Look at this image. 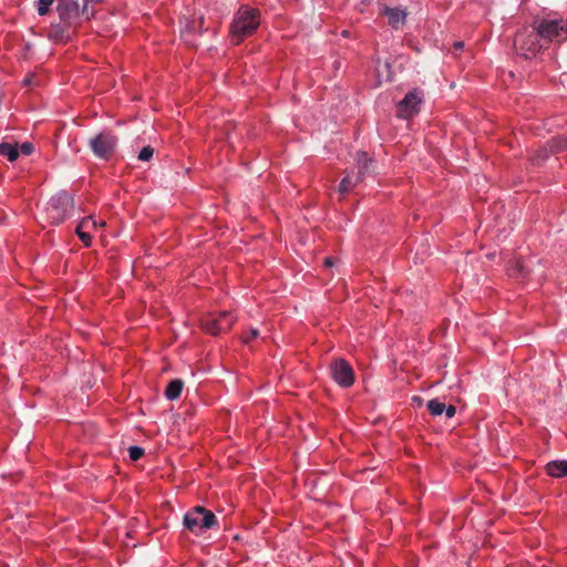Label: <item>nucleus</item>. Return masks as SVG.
I'll list each match as a JSON object with an SVG mask.
<instances>
[{
  "label": "nucleus",
  "instance_id": "c85d7f7f",
  "mask_svg": "<svg viewBox=\"0 0 567 567\" xmlns=\"http://www.w3.org/2000/svg\"><path fill=\"white\" fill-rule=\"evenodd\" d=\"M518 270H519V272H522V274H523V272H524V267H523V266H519V269H518Z\"/></svg>",
  "mask_w": 567,
  "mask_h": 567
},
{
  "label": "nucleus",
  "instance_id": "20e7f679",
  "mask_svg": "<svg viewBox=\"0 0 567 567\" xmlns=\"http://www.w3.org/2000/svg\"><path fill=\"white\" fill-rule=\"evenodd\" d=\"M540 34L536 30H525L519 32L514 41L515 50L517 54L525 59L535 58L542 50Z\"/></svg>",
  "mask_w": 567,
  "mask_h": 567
},
{
  "label": "nucleus",
  "instance_id": "6ab92c4d",
  "mask_svg": "<svg viewBox=\"0 0 567 567\" xmlns=\"http://www.w3.org/2000/svg\"><path fill=\"white\" fill-rule=\"evenodd\" d=\"M128 455L132 461H137L144 455V450L140 446L132 445L128 447Z\"/></svg>",
  "mask_w": 567,
  "mask_h": 567
},
{
  "label": "nucleus",
  "instance_id": "4468645a",
  "mask_svg": "<svg viewBox=\"0 0 567 567\" xmlns=\"http://www.w3.org/2000/svg\"><path fill=\"white\" fill-rule=\"evenodd\" d=\"M183 381L179 379L172 380L165 391V395L168 400H176L183 390Z\"/></svg>",
  "mask_w": 567,
  "mask_h": 567
},
{
  "label": "nucleus",
  "instance_id": "7ed1b4c3",
  "mask_svg": "<svg viewBox=\"0 0 567 567\" xmlns=\"http://www.w3.org/2000/svg\"><path fill=\"white\" fill-rule=\"evenodd\" d=\"M186 529L195 535H202L217 524L213 512L202 506H195L184 515L183 519Z\"/></svg>",
  "mask_w": 567,
  "mask_h": 567
},
{
  "label": "nucleus",
  "instance_id": "b1692460",
  "mask_svg": "<svg viewBox=\"0 0 567 567\" xmlns=\"http://www.w3.org/2000/svg\"><path fill=\"white\" fill-rule=\"evenodd\" d=\"M455 412H456V409L454 405H449V406L445 405L444 413L447 419H452L455 415Z\"/></svg>",
  "mask_w": 567,
  "mask_h": 567
},
{
  "label": "nucleus",
  "instance_id": "4be33fe9",
  "mask_svg": "<svg viewBox=\"0 0 567 567\" xmlns=\"http://www.w3.org/2000/svg\"><path fill=\"white\" fill-rule=\"evenodd\" d=\"M76 234L80 237V239L83 241V244L89 247L91 245V233L87 230H80V228L76 227Z\"/></svg>",
  "mask_w": 567,
  "mask_h": 567
},
{
  "label": "nucleus",
  "instance_id": "39448f33",
  "mask_svg": "<svg viewBox=\"0 0 567 567\" xmlns=\"http://www.w3.org/2000/svg\"><path fill=\"white\" fill-rule=\"evenodd\" d=\"M89 146L97 158L107 161L116 150L117 137L110 131H102L90 140Z\"/></svg>",
  "mask_w": 567,
  "mask_h": 567
},
{
  "label": "nucleus",
  "instance_id": "423d86ee",
  "mask_svg": "<svg viewBox=\"0 0 567 567\" xmlns=\"http://www.w3.org/2000/svg\"><path fill=\"white\" fill-rule=\"evenodd\" d=\"M537 31L542 39L561 42L567 40V21L564 19L543 20L537 27Z\"/></svg>",
  "mask_w": 567,
  "mask_h": 567
},
{
  "label": "nucleus",
  "instance_id": "0eeeda50",
  "mask_svg": "<svg viewBox=\"0 0 567 567\" xmlns=\"http://www.w3.org/2000/svg\"><path fill=\"white\" fill-rule=\"evenodd\" d=\"M423 92L421 90L410 91L402 101L398 103L396 114L399 117L408 120L416 115L423 102Z\"/></svg>",
  "mask_w": 567,
  "mask_h": 567
},
{
  "label": "nucleus",
  "instance_id": "cd10ccee",
  "mask_svg": "<svg viewBox=\"0 0 567 567\" xmlns=\"http://www.w3.org/2000/svg\"><path fill=\"white\" fill-rule=\"evenodd\" d=\"M342 35H343V37H348V35H349V31H346V30H344V31L342 32Z\"/></svg>",
  "mask_w": 567,
  "mask_h": 567
},
{
  "label": "nucleus",
  "instance_id": "393cba45",
  "mask_svg": "<svg viewBox=\"0 0 567 567\" xmlns=\"http://www.w3.org/2000/svg\"><path fill=\"white\" fill-rule=\"evenodd\" d=\"M259 336V331L255 328L250 330V337L245 338V342H249L250 339L257 338Z\"/></svg>",
  "mask_w": 567,
  "mask_h": 567
},
{
  "label": "nucleus",
  "instance_id": "f257e3e1",
  "mask_svg": "<svg viewBox=\"0 0 567 567\" xmlns=\"http://www.w3.org/2000/svg\"><path fill=\"white\" fill-rule=\"evenodd\" d=\"M260 24V14L257 9L248 6H243L234 16L230 27V41L234 44H239L247 37H250Z\"/></svg>",
  "mask_w": 567,
  "mask_h": 567
},
{
  "label": "nucleus",
  "instance_id": "6e6552de",
  "mask_svg": "<svg viewBox=\"0 0 567 567\" xmlns=\"http://www.w3.org/2000/svg\"><path fill=\"white\" fill-rule=\"evenodd\" d=\"M355 161L358 165V173L355 176H352L350 173L344 176L339 185V192L341 194L348 193L358 183H360L369 172V163L371 161L368 158V155L364 152H358Z\"/></svg>",
  "mask_w": 567,
  "mask_h": 567
},
{
  "label": "nucleus",
  "instance_id": "2eb2a0df",
  "mask_svg": "<svg viewBox=\"0 0 567 567\" xmlns=\"http://www.w3.org/2000/svg\"><path fill=\"white\" fill-rule=\"evenodd\" d=\"M0 154L6 156L10 162H13L19 156V150L17 145L10 143L0 144Z\"/></svg>",
  "mask_w": 567,
  "mask_h": 567
},
{
  "label": "nucleus",
  "instance_id": "aec40b11",
  "mask_svg": "<svg viewBox=\"0 0 567 567\" xmlns=\"http://www.w3.org/2000/svg\"><path fill=\"white\" fill-rule=\"evenodd\" d=\"M154 148L151 146H145L138 153V159L143 162H147L153 157Z\"/></svg>",
  "mask_w": 567,
  "mask_h": 567
},
{
  "label": "nucleus",
  "instance_id": "1a4fd4ad",
  "mask_svg": "<svg viewBox=\"0 0 567 567\" xmlns=\"http://www.w3.org/2000/svg\"><path fill=\"white\" fill-rule=\"evenodd\" d=\"M234 320L235 318L230 312L221 311L219 312L218 317L209 315L206 318H204L202 320V327L206 332L210 334H217L221 331L229 329Z\"/></svg>",
  "mask_w": 567,
  "mask_h": 567
},
{
  "label": "nucleus",
  "instance_id": "dca6fc26",
  "mask_svg": "<svg viewBox=\"0 0 567 567\" xmlns=\"http://www.w3.org/2000/svg\"><path fill=\"white\" fill-rule=\"evenodd\" d=\"M99 226H105V221L97 223L92 216H87L79 223L78 228H80V230L84 229L91 233V230H95Z\"/></svg>",
  "mask_w": 567,
  "mask_h": 567
},
{
  "label": "nucleus",
  "instance_id": "ddd939ff",
  "mask_svg": "<svg viewBox=\"0 0 567 567\" xmlns=\"http://www.w3.org/2000/svg\"><path fill=\"white\" fill-rule=\"evenodd\" d=\"M546 472L553 477L567 476V460L551 461L546 465Z\"/></svg>",
  "mask_w": 567,
  "mask_h": 567
},
{
  "label": "nucleus",
  "instance_id": "f03ea898",
  "mask_svg": "<svg viewBox=\"0 0 567 567\" xmlns=\"http://www.w3.org/2000/svg\"><path fill=\"white\" fill-rule=\"evenodd\" d=\"M74 210L73 197L64 190L51 197L47 206V215L52 224H61L71 217Z\"/></svg>",
  "mask_w": 567,
  "mask_h": 567
},
{
  "label": "nucleus",
  "instance_id": "7c9ffc66",
  "mask_svg": "<svg viewBox=\"0 0 567 567\" xmlns=\"http://www.w3.org/2000/svg\"><path fill=\"white\" fill-rule=\"evenodd\" d=\"M24 83L29 84L30 83V79H25Z\"/></svg>",
  "mask_w": 567,
  "mask_h": 567
},
{
  "label": "nucleus",
  "instance_id": "412c9836",
  "mask_svg": "<svg viewBox=\"0 0 567 567\" xmlns=\"http://www.w3.org/2000/svg\"><path fill=\"white\" fill-rule=\"evenodd\" d=\"M54 0H39L38 1V13L44 16L48 13L49 8L52 6Z\"/></svg>",
  "mask_w": 567,
  "mask_h": 567
},
{
  "label": "nucleus",
  "instance_id": "9b49d317",
  "mask_svg": "<svg viewBox=\"0 0 567 567\" xmlns=\"http://www.w3.org/2000/svg\"><path fill=\"white\" fill-rule=\"evenodd\" d=\"M56 11L60 19L68 24H74L81 16H85L78 0H60Z\"/></svg>",
  "mask_w": 567,
  "mask_h": 567
},
{
  "label": "nucleus",
  "instance_id": "bb28decb",
  "mask_svg": "<svg viewBox=\"0 0 567 567\" xmlns=\"http://www.w3.org/2000/svg\"><path fill=\"white\" fill-rule=\"evenodd\" d=\"M324 266L326 267H332L333 266V260L332 258L328 257L324 259Z\"/></svg>",
  "mask_w": 567,
  "mask_h": 567
},
{
  "label": "nucleus",
  "instance_id": "f3484780",
  "mask_svg": "<svg viewBox=\"0 0 567 567\" xmlns=\"http://www.w3.org/2000/svg\"><path fill=\"white\" fill-rule=\"evenodd\" d=\"M377 76H378L379 81H390L391 80L392 75H391L389 62L385 61V62L381 63L380 61H378Z\"/></svg>",
  "mask_w": 567,
  "mask_h": 567
},
{
  "label": "nucleus",
  "instance_id": "c756f323",
  "mask_svg": "<svg viewBox=\"0 0 567 567\" xmlns=\"http://www.w3.org/2000/svg\"><path fill=\"white\" fill-rule=\"evenodd\" d=\"M563 147L567 148V137L565 138V145Z\"/></svg>",
  "mask_w": 567,
  "mask_h": 567
},
{
  "label": "nucleus",
  "instance_id": "a878e982",
  "mask_svg": "<svg viewBox=\"0 0 567 567\" xmlns=\"http://www.w3.org/2000/svg\"><path fill=\"white\" fill-rule=\"evenodd\" d=\"M453 48H454L455 51H461V50L464 49V42L456 41V42H454Z\"/></svg>",
  "mask_w": 567,
  "mask_h": 567
},
{
  "label": "nucleus",
  "instance_id": "5701e85b",
  "mask_svg": "<svg viewBox=\"0 0 567 567\" xmlns=\"http://www.w3.org/2000/svg\"><path fill=\"white\" fill-rule=\"evenodd\" d=\"M20 151H21V153H22V154H24V155H29V154H31V153H32V151H33V146H32V144H30V143H28V142H27V143H23V144L20 146Z\"/></svg>",
  "mask_w": 567,
  "mask_h": 567
},
{
  "label": "nucleus",
  "instance_id": "a211bd4d",
  "mask_svg": "<svg viewBox=\"0 0 567 567\" xmlns=\"http://www.w3.org/2000/svg\"><path fill=\"white\" fill-rule=\"evenodd\" d=\"M427 409L430 410L432 415L439 416V415L444 413V411H445V403L441 402L437 399H433V400L429 401Z\"/></svg>",
  "mask_w": 567,
  "mask_h": 567
},
{
  "label": "nucleus",
  "instance_id": "9d476101",
  "mask_svg": "<svg viewBox=\"0 0 567 567\" xmlns=\"http://www.w3.org/2000/svg\"><path fill=\"white\" fill-rule=\"evenodd\" d=\"M333 380L342 388H349L354 382V373L351 365L343 359L333 361L330 365Z\"/></svg>",
  "mask_w": 567,
  "mask_h": 567
},
{
  "label": "nucleus",
  "instance_id": "f8f14e48",
  "mask_svg": "<svg viewBox=\"0 0 567 567\" xmlns=\"http://www.w3.org/2000/svg\"><path fill=\"white\" fill-rule=\"evenodd\" d=\"M384 14L388 17L389 23L394 28H401L406 20V12L402 8H384Z\"/></svg>",
  "mask_w": 567,
  "mask_h": 567
}]
</instances>
